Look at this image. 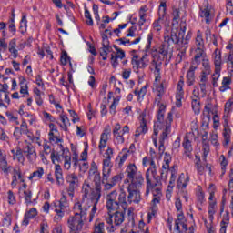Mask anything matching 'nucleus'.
Here are the masks:
<instances>
[{
    "mask_svg": "<svg viewBox=\"0 0 233 233\" xmlns=\"http://www.w3.org/2000/svg\"><path fill=\"white\" fill-rule=\"evenodd\" d=\"M101 186H96L92 187L88 181H85L82 186V198H83V205L86 207H92L91 212L89 214V221L92 222L94 218H96V214H97V205L101 200Z\"/></svg>",
    "mask_w": 233,
    "mask_h": 233,
    "instance_id": "nucleus-1",
    "label": "nucleus"
},
{
    "mask_svg": "<svg viewBox=\"0 0 233 233\" xmlns=\"http://www.w3.org/2000/svg\"><path fill=\"white\" fill-rule=\"evenodd\" d=\"M90 206H86L81 202H76L74 205V216H70L67 219L68 228H74L76 230H83L85 227V219H86V214Z\"/></svg>",
    "mask_w": 233,
    "mask_h": 233,
    "instance_id": "nucleus-2",
    "label": "nucleus"
},
{
    "mask_svg": "<svg viewBox=\"0 0 233 233\" xmlns=\"http://www.w3.org/2000/svg\"><path fill=\"white\" fill-rule=\"evenodd\" d=\"M119 205L125 208L127 205V193L121 189L119 195L117 190H113L106 196V208L108 212H114L119 208Z\"/></svg>",
    "mask_w": 233,
    "mask_h": 233,
    "instance_id": "nucleus-3",
    "label": "nucleus"
},
{
    "mask_svg": "<svg viewBox=\"0 0 233 233\" xmlns=\"http://www.w3.org/2000/svg\"><path fill=\"white\" fill-rule=\"evenodd\" d=\"M126 174L127 178L124 180L125 185H143L145 183L143 174L137 170L136 164H128Z\"/></svg>",
    "mask_w": 233,
    "mask_h": 233,
    "instance_id": "nucleus-4",
    "label": "nucleus"
},
{
    "mask_svg": "<svg viewBox=\"0 0 233 233\" xmlns=\"http://www.w3.org/2000/svg\"><path fill=\"white\" fill-rule=\"evenodd\" d=\"M109 217L106 218L107 232H116V227H119L125 221V213L116 211L113 215L108 212Z\"/></svg>",
    "mask_w": 233,
    "mask_h": 233,
    "instance_id": "nucleus-5",
    "label": "nucleus"
},
{
    "mask_svg": "<svg viewBox=\"0 0 233 233\" xmlns=\"http://www.w3.org/2000/svg\"><path fill=\"white\" fill-rule=\"evenodd\" d=\"M172 121H174L173 116H172V112H169L167 114V125L159 137L158 152H159L160 156L165 153V141H167V139H168V134H170V132H172Z\"/></svg>",
    "mask_w": 233,
    "mask_h": 233,
    "instance_id": "nucleus-6",
    "label": "nucleus"
},
{
    "mask_svg": "<svg viewBox=\"0 0 233 233\" xmlns=\"http://www.w3.org/2000/svg\"><path fill=\"white\" fill-rule=\"evenodd\" d=\"M66 181L68 184L66 191L72 201L74 196H76V189L79 187V177L76 173H69L66 177Z\"/></svg>",
    "mask_w": 233,
    "mask_h": 233,
    "instance_id": "nucleus-7",
    "label": "nucleus"
},
{
    "mask_svg": "<svg viewBox=\"0 0 233 233\" xmlns=\"http://www.w3.org/2000/svg\"><path fill=\"white\" fill-rule=\"evenodd\" d=\"M68 207H70V205L68 203V199L66 198V193L63 191L60 200L55 205V212H56L55 219H56V221H61V219H63L65 217V212H66Z\"/></svg>",
    "mask_w": 233,
    "mask_h": 233,
    "instance_id": "nucleus-8",
    "label": "nucleus"
},
{
    "mask_svg": "<svg viewBox=\"0 0 233 233\" xmlns=\"http://www.w3.org/2000/svg\"><path fill=\"white\" fill-rule=\"evenodd\" d=\"M167 106L165 105H160L158 107V112L157 116V122L154 125V135L157 136L159 134V130H165V127H167V122L168 121V116H167L166 122H163L165 119V110Z\"/></svg>",
    "mask_w": 233,
    "mask_h": 233,
    "instance_id": "nucleus-9",
    "label": "nucleus"
},
{
    "mask_svg": "<svg viewBox=\"0 0 233 233\" xmlns=\"http://www.w3.org/2000/svg\"><path fill=\"white\" fill-rule=\"evenodd\" d=\"M148 63H150V60L148 59V54L147 53L140 58L138 55H133L131 58L132 68L137 74L139 72V69L144 70L146 66H148Z\"/></svg>",
    "mask_w": 233,
    "mask_h": 233,
    "instance_id": "nucleus-10",
    "label": "nucleus"
},
{
    "mask_svg": "<svg viewBox=\"0 0 233 233\" xmlns=\"http://www.w3.org/2000/svg\"><path fill=\"white\" fill-rule=\"evenodd\" d=\"M142 185L137 184H127L126 187L128 196L127 201L128 203H139L141 201V192H139V188Z\"/></svg>",
    "mask_w": 233,
    "mask_h": 233,
    "instance_id": "nucleus-11",
    "label": "nucleus"
},
{
    "mask_svg": "<svg viewBox=\"0 0 233 233\" xmlns=\"http://www.w3.org/2000/svg\"><path fill=\"white\" fill-rule=\"evenodd\" d=\"M165 15H167V0H161L158 7V19L155 20L153 23V30H155V32H161V30H163L161 22L165 20Z\"/></svg>",
    "mask_w": 233,
    "mask_h": 233,
    "instance_id": "nucleus-12",
    "label": "nucleus"
},
{
    "mask_svg": "<svg viewBox=\"0 0 233 233\" xmlns=\"http://www.w3.org/2000/svg\"><path fill=\"white\" fill-rule=\"evenodd\" d=\"M156 183H152V178H150V186L148 187V181H147V189H146V196L150 194V190L154 197L161 196V177H155Z\"/></svg>",
    "mask_w": 233,
    "mask_h": 233,
    "instance_id": "nucleus-13",
    "label": "nucleus"
},
{
    "mask_svg": "<svg viewBox=\"0 0 233 233\" xmlns=\"http://www.w3.org/2000/svg\"><path fill=\"white\" fill-rule=\"evenodd\" d=\"M23 152L29 163H35V159H37L35 147L32 144L28 143V141H25V147L23 148Z\"/></svg>",
    "mask_w": 233,
    "mask_h": 233,
    "instance_id": "nucleus-14",
    "label": "nucleus"
},
{
    "mask_svg": "<svg viewBox=\"0 0 233 233\" xmlns=\"http://www.w3.org/2000/svg\"><path fill=\"white\" fill-rule=\"evenodd\" d=\"M185 86V81L183 76L180 77L177 86V94H176V105L178 108H181L183 99L185 98V91L183 87Z\"/></svg>",
    "mask_w": 233,
    "mask_h": 233,
    "instance_id": "nucleus-15",
    "label": "nucleus"
},
{
    "mask_svg": "<svg viewBox=\"0 0 233 233\" xmlns=\"http://www.w3.org/2000/svg\"><path fill=\"white\" fill-rule=\"evenodd\" d=\"M112 159L105 158L103 160L102 182L108 181L110 174H112Z\"/></svg>",
    "mask_w": 233,
    "mask_h": 233,
    "instance_id": "nucleus-16",
    "label": "nucleus"
},
{
    "mask_svg": "<svg viewBox=\"0 0 233 233\" xmlns=\"http://www.w3.org/2000/svg\"><path fill=\"white\" fill-rule=\"evenodd\" d=\"M0 169L5 176H8L12 170V166L8 165V160L6 159V151L3 149H0Z\"/></svg>",
    "mask_w": 233,
    "mask_h": 233,
    "instance_id": "nucleus-17",
    "label": "nucleus"
},
{
    "mask_svg": "<svg viewBox=\"0 0 233 233\" xmlns=\"http://www.w3.org/2000/svg\"><path fill=\"white\" fill-rule=\"evenodd\" d=\"M202 150H203V155H202V159L207 162V156L210 153V144H208V131H203L202 133Z\"/></svg>",
    "mask_w": 233,
    "mask_h": 233,
    "instance_id": "nucleus-18",
    "label": "nucleus"
},
{
    "mask_svg": "<svg viewBox=\"0 0 233 233\" xmlns=\"http://www.w3.org/2000/svg\"><path fill=\"white\" fill-rule=\"evenodd\" d=\"M201 59H207V53H205V47H197L195 50L194 58L191 61V65L199 66V65H201Z\"/></svg>",
    "mask_w": 233,
    "mask_h": 233,
    "instance_id": "nucleus-19",
    "label": "nucleus"
},
{
    "mask_svg": "<svg viewBox=\"0 0 233 233\" xmlns=\"http://www.w3.org/2000/svg\"><path fill=\"white\" fill-rule=\"evenodd\" d=\"M44 152L46 156L51 154V160L52 163L56 165V163H62L63 160H61V156H59V153H56V151H52V148L50 147V145L47 143H45L43 145Z\"/></svg>",
    "mask_w": 233,
    "mask_h": 233,
    "instance_id": "nucleus-20",
    "label": "nucleus"
},
{
    "mask_svg": "<svg viewBox=\"0 0 233 233\" xmlns=\"http://www.w3.org/2000/svg\"><path fill=\"white\" fill-rule=\"evenodd\" d=\"M150 167L146 172V181H147V187H150V179L156 178L157 170L156 169V162L153 158L149 160Z\"/></svg>",
    "mask_w": 233,
    "mask_h": 233,
    "instance_id": "nucleus-21",
    "label": "nucleus"
},
{
    "mask_svg": "<svg viewBox=\"0 0 233 233\" xmlns=\"http://www.w3.org/2000/svg\"><path fill=\"white\" fill-rule=\"evenodd\" d=\"M182 146L184 147V154L188 157L189 159H192V141L188 138V136H186L184 137Z\"/></svg>",
    "mask_w": 233,
    "mask_h": 233,
    "instance_id": "nucleus-22",
    "label": "nucleus"
},
{
    "mask_svg": "<svg viewBox=\"0 0 233 233\" xmlns=\"http://www.w3.org/2000/svg\"><path fill=\"white\" fill-rule=\"evenodd\" d=\"M196 70H198V66L191 64L187 74L188 86H192L196 82Z\"/></svg>",
    "mask_w": 233,
    "mask_h": 233,
    "instance_id": "nucleus-23",
    "label": "nucleus"
},
{
    "mask_svg": "<svg viewBox=\"0 0 233 233\" xmlns=\"http://www.w3.org/2000/svg\"><path fill=\"white\" fill-rule=\"evenodd\" d=\"M30 131H28V125L24 120L22 121L20 127H15L14 136L16 139H19L21 137L22 134H29Z\"/></svg>",
    "mask_w": 233,
    "mask_h": 233,
    "instance_id": "nucleus-24",
    "label": "nucleus"
},
{
    "mask_svg": "<svg viewBox=\"0 0 233 233\" xmlns=\"http://www.w3.org/2000/svg\"><path fill=\"white\" fill-rule=\"evenodd\" d=\"M110 132H111L110 127H108L102 133L101 137H100L99 146H98L100 152H102L103 148H105V147H106V143L108 142V136H110Z\"/></svg>",
    "mask_w": 233,
    "mask_h": 233,
    "instance_id": "nucleus-25",
    "label": "nucleus"
},
{
    "mask_svg": "<svg viewBox=\"0 0 233 233\" xmlns=\"http://www.w3.org/2000/svg\"><path fill=\"white\" fill-rule=\"evenodd\" d=\"M140 117H141L140 126L137 128L135 133V137H139L141 134H147V132L148 131V127H147V120H145V114H142Z\"/></svg>",
    "mask_w": 233,
    "mask_h": 233,
    "instance_id": "nucleus-26",
    "label": "nucleus"
},
{
    "mask_svg": "<svg viewBox=\"0 0 233 233\" xmlns=\"http://www.w3.org/2000/svg\"><path fill=\"white\" fill-rule=\"evenodd\" d=\"M186 30V26H183L181 28V30L179 31V37H181V46H186V48H188V41H190V39L192 38V33H188L185 38Z\"/></svg>",
    "mask_w": 233,
    "mask_h": 233,
    "instance_id": "nucleus-27",
    "label": "nucleus"
},
{
    "mask_svg": "<svg viewBox=\"0 0 233 233\" xmlns=\"http://www.w3.org/2000/svg\"><path fill=\"white\" fill-rule=\"evenodd\" d=\"M188 47L181 46L180 48L177 49V55L176 57V65H179V63L185 61L187 59V50Z\"/></svg>",
    "mask_w": 233,
    "mask_h": 233,
    "instance_id": "nucleus-28",
    "label": "nucleus"
},
{
    "mask_svg": "<svg viewBox=\"0 0 233 233\" xmlns=\"http://www.w3.org/2000/svg\"><path fill=\"white\" fill-rule=\"evenodd\" d=\"M229 223H230V213L227 211L220 222V233H227V227H228Z\"/></svg>",
    "mask_w": 233,
    "mask_h": 233,
    "instance_id": "nucleus-29",
    "label": "nucleus"
},
{
    "mask_svg": "<svg viewBox=\"0 0 233 233\" xmlns=\"http://www.w3.org/2000/svg\"><path fill=\"white\" fill-rule=\"evenodd\" d=\"M208 76H210V74L201 73L200 75L199 87L202 94H207V83L208 81Z\"/></svg>",
    "mask_w": 233,
    "mask_h": 233,
    "instance_id": "nucleus-30",
    "label": "nucleus"
},
{
    "mask_svg": "<svg viewBox=\"0 0 233 233\" xmlns=\"http://www.w3.org/2000/svg\"><path fill=\"white\" fill-rule=\"evenodd\" d=\"M165 41H167V43H170V41H172L174 45H178V46H181V36H179V33L177 35L176 32L171 31L170 36H166Z\"/></svg>",
    "mask_w": 233,
    "mask_h": 233,
    "instance_id": "nucleus-31",
    "label": "nucleus"
},
{
    "mask_svg": "<svg viewBox=\"0 0 233 233\" xmlns=\"http://www.w3.org/2000/svg\"><path fill=\"white\" fill-rule=\"evenodd\" d=\"M191 108L197 116L201 112V98H191Z\"/></svg>",
    "mask_w": 233,
    "mask_h": 233,
    "instance_id": "nucleus-32",
    "label": "nucleus"
},
{
    "mask_svg": "<svg viewBox=\"0 0 233 233\" xmlns=\"http://www.w3.org/2000/svg\"><path fill=\"white\" fill-rule=\"evenodd\" d=\"M199 14L200 17H205L206 23L209 25L210 21H212V15H210V7L207 5L204 8H201Z\"/></svg>",
    "mask_w": 233,
    "mask_h": 233,
    "instance_id": "nucleus-33",
    "label": "nucleus"
},
{
    "mask_svg": "<svg viewBox=\"0 0 233 233\" xmlns=\"http://www.w3.org/2000/svg\"><path fill=\"white\" fill-rule=\"evenodd\" d=\"M213 57H214L215 68H221V65L223 63L221 59V51L219 49H215L213 53Z\"/></svg>",
    "mask_w": 233,
    "mask_h": 233,
    "instance_id": "nucleus-34",
    "label": "nucleus"
},
{
    "mask_svg": "<svg viewBox=\"0 0 233 233\" xmlns=\"http://www.w3.org/2000/svg\"><path fill=\"white\" fill-rule=\"evenodd\" d=\"M230 85H232V78H230V76L223 77L222 86L219 87L220 92H227V90H230Z\"/></svg>",
    "mask_w": 233,
    "mask_h": 233,
    "instance_id": "nucleus-35",
    "label": "nucleus"
},
{
    "mask_svg": "<svg viewBox=\"0 0 233 233\" xmlns=\"http://www.w3.org/2000/svg\"><path fill=\"white\" fill-rule=\"evenodd\" d=\"M205 35H206V41L209 43H213L215 46H218V38L216 37V35H212V31L210 28H207L205 31Z\"/></svg>",
    "mask_w": 233,
    "mask_h": 233,
    "instance_id": "nucleus-36",
    "label": "nucleus"
},
{
    "mask_svg": "<svg viewBox=\"0 0 233 233\" xmlns=\"http://www.w3.org/2000/svg\"><path fill=\"white\" fill-rule=\"evenodd\" d=\"M55 176L56 178V182L58 183V185L63 184V169L61 168V166L59 164H56L55 166Z\"/></svg>",
    "mask_w": 233,
    "mask_h": 233,
    "instance_id": "nucleus-37",
    "label": "nucleus"
},
{
    "mask_svg": "<svg viewBox=\"0 0 233 233\" xmlns=\"http://www.w3.org/2000/svg\"><path fill=\"white\" fill-rule=\"evenodd\" d=\"M118 43H120V45H124V46H130L132 45H137L140 41H141V36H138L137 38H136L133 41H130V39L127 38H120L117 40Z\"/></svg>",
    "mask_w": 233,
    "mask_h": 233,
    "instance_id": "nucleus-38",
    "label": "nucleus"
},
{
    "mask_svg": "<svg viewBox=\"0 0 233 233\" xmlns=\"http://www.w3.org/2000/svg\"><path fill=\"white\" fill-rule=\"evenodd\" d=\"M45 176V169L43 167H37L36 170H35L29 177L28 180L32 181L34 177L36 179H41Z\"/></svg>",
    "mask_w": 233,
    "mask_h": 233,
    "instance_id": "nucleus-39",
    "label": "nucleus"
},
{
    "mask_svg": "<svg viewBox=\"0 0 233 233\" xmlns=\"http://www.w3.org/2000/svg\"><path fill=\"white\" fill-rule=\"evenodd\" d=\"M0 88V92H2V96H4L6 105H10V93L8 92V85L1 84Z\"/></svg>",
    "mask_w": 233,
    "mask_h": 233,
    "instance_id": "nucleus-40",
    "label": "nucleus"
},
{
    "mask_svg": "<svg viewBox=\"0 0 233 233\" xmlns=\"http://www.w3.org/2000/svg\"><path fill=\"white\" fill-rule=\"evenodd\" d=\"M195 44L197 48H205V40H203V34L201 33V30L197 31Z\"/></svg>",
    "mask_w": 233,
    "mask_h": 233,
    "instance_id": "nucleus-41",
    "label": "nucleus"
},
{
    "mask_svg": "<svg viewBox=\"0 0 233 233\" xmlns=\"http://www.w3.org/2000/svg\"><path fill=\"white\" fill-rule=\"evenodd\" d=\"M217 210H218V205L216 204V201L209 202L208 216H209L210 223L214 221V214H216Z\"/></svg>",
    "mask_w": 233,
    "mask_h": 233,
    "instance_id": "nucleus-42",
    "label": "nucleus"
},
{
    "mask_svg": "<svg viewBox=\"0 0 233 233\" xmlns=\"http://www.w3.org/2000/svg\"><path fill=\"white\" fill-rule=\"evenodd\" d=\"M147 6H142L139 10V21H138V26H143L145 23H147Z\"/></svg>",
    "mask_w": 233,
    "mask_h": 233,
    "instance_id": "nucleus-43",
    "label": "nucleus"
},
{
    "mask_svg": "<svg viewBox=\"0 0 233 233\" xmlns=\"http://www.w3.org/2000/svg\"><path fill=\"white\" fill-rule=\"evenodd\" d=\"M202 72L203 74H212V66H210V60L208 58L202 59Z\"/></svg>",
    "mask_w": 233,
    "mask_h": 233,
    "instance_id": "nucleus-44",
    "label": "nucleus"
},
{
    "mask_svg": "<svg viewBox=\"0 0 233 233\" xmlns=\"http://www.w3.org/2000/svg\"><path fill=\"white\" fill-rule=\"evenodd\" d=\"M161 66H163V62L161 60L153 59L151 62V68L154 69L153 74H159L161 73Z\"/></svg>",
    "mask_w": 233,
    "mask_h": 233,
    "instance_id": "nucleus-45",
    "label": "nucleus"
},
{
    "mask_svg": "<svg viewBox=\"0 0 233 233\" xmlns=\"http://www.w3.org/2000/svg\"><path fill=\"white\" fill-rule=\"evenodd\" d=\"M128 154H130V150L123 149L122 152L119 153L118 157L120 158V161L118 163V167H123L125 161H127L128 157Z\"/></svg>",
    "mask_w": 233,
    "mask_h": 233,
    "instance_id": "nucleus-46",
    "label": "nucleus"
},
{
    "mask_svg": "<svg viewBox=\"0 0 233 233\" xmlns=\"http://www.w3.org/2000/svg\"><path fill=\"white\" fill-rule=\"evenodd\" d=\"M61 157L64 159V168H66V170H70V167H72V157L70 156V153L62 155Z\"/></svg>",
    "mask_w": 233,
    "mask_h": 233,
    "instance_id": "nucleus-47",
    "label": "nucleus"
},
{
    "mask_svg": "<svg viewBox=\"0 0 233 233\" xmlns=\"http://www.w3.org/2000/svg\"><path fill=\"white\" fill-rule=\"evenodd\" d=\"M26 205H32V189H21Z\"/></svg>",
    "mask_w": 233,
    "mask_h": 233,
    "instance_id": "nucleus-48",
    "label": "nucleus"
},
{
    "mask_svg": "<svg viewBox=\"0 0 233 233\" xmlns=\"http://www.w3.org/2000/svg\"><path fill=\"white\" fill-rule=\"evenodd\" d=\"M170 172H171V177L169 180L168 188H174L176 178L177 177V170H176V168L173 167L170 168Z\"/></svg>",
    "mask_w": 233,
    "mask_h": 233,
    "instance_id": "nucleus-49",
    "label": "nucleus"
},
{
    "mask_svg": "<svg viewBox=\"0 0 233 233\" xmlns=\"http://www.w3.org/2000/svg\"><path fill=\"white\" fill-rule=\"evenodd\" d=\"M233 110V96H231L224 106V112L226 116H228Z\"/></svg>",
    "mask_w": 233,
    "mask_h": 233,
    "instance_id": "nucleus-50",
    "label": "nucleus"
},
{
    "mask_svg": "<svg viewBox=\"0 0 233 233\" xmlns=\"http://www.w3.org/2000/svg\"><path fill=\"white\" fill-rule=\"evenodd\" d=\"M23 154H24L23 149H21V147H17L14 159H17L18 163L24 164L25 163V155H23Z\"/></svg>",
    "mask_w": 233,
    "mask_h": 233,
    "instance_id": "nucleus-51",
    "label": "nucleus"
},
{
    "mask_svg": "<svg viewBox=\"0 0 233 233\" xmlns=\"http://www.w3.org/2000/svg\"><path fill=\"white\" fill-rule=\"evenodd\" d=\"M89 177L93 178L95 187H101V174L99 172L89 174Z\"/></svg>",
    "mask_w": 233,
    "mask_h": 233,
    "instance_id": "nucleus-52",
    "label": "nucleus"
},
{
    "mask_svg": "<svg viewBox=\"0 0 233 233\" xmlns=\"http://www.w3.org/2000/svg\"><path fill=\"white\" fill-rule=\"evenodd\" d=\"M179 9H173V26H176V25H179V21L181 19Z\"/></svg>",
    "mask_w": 233,
    "mask_h": 233,
    "instance_id": "nucleus-53",
    "label": "nucleus"
},
{
    "mask_svg": "<svg viewBox=\"0 0 233 233\" xmlns=\"http://www.w3.org/2000/svg\"><path fill=\"white\" fill-rule=\"evenodd\" d=\"M60 119L63 123V125H60V127L66 132L68 130V125H70V120L68 119V116L65 115H60Z\"/></svg>",
    "mask_w": 233,
    "mask_h": 233,
    "instance_id": "nucleus-54",
    "label": "nucleus"
},
{
    "mask_svg": "<svg viewBox=\"0 0 233 233\" xmlns=\"http://www.w3.org/2000/svg\"><path fill=\"white\" fill-rule=\"evenodd\" d=\"M230 134H232L230 127H226L223 131V137L226 145H228V143H230Z\"/></svg>",
    "mask_w": 233,
    "mask_h": 233,
    "instance_id": "nucleus-55",
    "label": "nucleus"
},
{
    "mask_svg": "<svg viewBox=\"0 0 233 233\" xmlns=\"http://www.w3.org/2000/svg\"><path fill=\"white\" fill-rule=\"evenodd\" d=\"M154 39V34L149 33L147 35V44H146V47H145V52H150V48H152V40Z\"/></svg>",
    "mask_w": 233,
    "mask_h": 233,
    "instance_id": "nucleus-56",
    "label": "nucleus"
},
{
    "mask_svg": "<svg viewBox=\"0 0 233 233\" xmlns=\"http://www.w3.org/2000/svg\"><path fill=\"white\" fill-rule=\"evenodd\" d=\"M157 95L165 96V82L154 85Z\"/></svg>",
    "mask_w": 233,
    "mask_h": 233,
    "instance_id": "nucleus-57",
    "label": "nucleus"
},
{
    "mask_svg": "<svg viewBox=\"0 0 233 233\" xmlns=\"http://www.w3.org/2000/svg\"><path fill=\"white\" fill-rule=\"evenodd\" d=\"M177 219L175 221V228L179 232L181 228H179V225H182L183 219H185V216L183 213H178L177 215Z\"/></svg>",
    "mask_w": 233,
    "mask_h": 233,
    "instance_id": "nucleus-58",
    "label": "nucleus"
},
{
    "mask_svg": "<svg viewBox=\"0 0 233 233\" xmlns=\"http://www.w3.org/2000/svg\"><path fill=\"white\" fill-rule=\"evenodd\" d=\"M197 161L195 162V167L199 174H203L205 172V167L201 165V158L198 156H196Z\"/></svg>",
    "mask_w": 233,
    "mask_h": 233,
    "instance_id": "nucleus-59",
    "label": "nucleus"
},
{
    "mask_svg": "<svg viewBox=\"0 0 233 233\" xmlns=\"http://www.w3.org/2000/svg\"><path fill=\"white\" fill-rule=\"evenodd\" d=\"M10 225H12V214L7 212L5 213V217L3 219V227L8 228Z\"/></svg>",
    "mask_w": 233,
    "mask_h": 233,
    "instance_id": "nucleus-60",
    "label": "nucleus"
},
{
    "mask_svg": "<svg viewBox=\"0 0 233 233\" xmlns=\"http://www.w3.org/2000/svg\"><path fill=\"white\" fill-rule=\"evenodd\" d=\"M117 105H119V98H114V101L109 107V114H112V116H116Z\"/></svg>",
    "mask_w": 233,
    "mask_h": 233,
    "instance_id": "nucleus-61",
    "label": "nucleus"
},
{
    "mask_svg": "<svg viewBox=\"0 0 233 233\" xmlns=\"http://www.w3.org/2000/svg\"><path fill=\"white\" fill-rule=\"evenodd\" d=\"M220 165H221V170L222 174H225L227 172V165H228V161H227V158L225 157L224 155H221L219 157Z\"/></svg>",
    "mask_w": 233,
    "mask_h": 233,
    "instance_id": "nucleus-62",
    "label": "nucleus"
},
{
    "mask_svg": "<svg viewBox=\"0 0 233 233\" xmlns=\"http://www.w3.org/2000/svg\"><path fill=\"white\" fill-rule=\"evenodd\" d=\"M93 233H105V223L99 222L98 224H96Z\"/></svg>",
    "mask_w": 233,
    "mask_h": 233,
    "instance_id": "nucleus-63",
    "label": "nucleus"
},
{
    "mask_svg": "<svg viewBox=\"0 0 233 233\" xmlns=\"http://www.w3.org/2000/svg\"><path fill=\"white\" fill-rule=\"evenodd\" d=\"M218 133L212 132L210 133V138L209 141L211 142L214 147H218L219 145V142L218 141Z\"/></svg>",
    "mask_w": 233,
    "mask_h": 233,
    "instance_id": "nucleus-64",
    "label": "nucleus"
}]
</instances>
